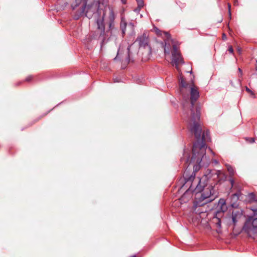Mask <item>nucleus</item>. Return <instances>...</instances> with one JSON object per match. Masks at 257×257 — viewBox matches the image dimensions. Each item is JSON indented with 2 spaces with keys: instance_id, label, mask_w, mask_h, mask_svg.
<instances>
[{
  "instance_id": "6e6552de",
  "label": "nucleus",
  "mask_w": 257,
  "mask_h": 257,
  "mask_svg": "<svg viewBox=\"0 0 257 257\" xmlns=\"http://www.w3.org/2000/svg\"><path fill=\"white\" fill-rule=\"evenodd\" d=\"M243 201L250 203L253 202L255 204V207L252 206L250 209L253 212L254 214H257V200H255L254 194L252 193H248L247 195H243Z\"/></svg>"
},
{
  "instance_id": "7ed1b4c3",
  "label": "nucleus",
  "mask_w": 257,
  "mask_h": 257,
  "mask_svg": "<svg viewBox=\"0 0 257 257\" xmlns=\"http://www.w3.org/2000/svg\"><path fill=\"white\" fill-rule=\"evenodd\" d=\"M99 7V4L94 2L90 5H86L83 8H85L84 13L86 17L89 19L92 18L96 11V14L99 16L96 21L97 31L99 33L100 36H103L105 33V19L106 24H108L109 29H112L114 27L115 15L113 9L111 7H105L104 10Z\"/></svg>"
},
{
  "instance_id": "7c9ffc66",
  "label": "nucleus",
  "mask_w": 257,
  "mask_h": 257,
  "mask_svg": "<svg viewBox=\"0 0 257 257\" xmlns=\"http://www.w3.org/2000/svg\"><path fill=\"white\" fill-rule=\"evenodd\" d=\"M113 39V36H111L110 37V40H112Z\"/></svg>"
},
{
  "instance_id": "1a4fd4ad",
  "label": "nucleus",
  "mask_w": 257,
  "mask_h": 257,
  "mask_svg": "<svg viewBox=\"0 0 257 257\" xmlns=\"http://www.w3.org/2000/svg\"><path fill=\"white\" fill-rule=\"evenodd\" d=\"M131 46H128L127 48V55H126L124 58L123 57H121L120 54L119 53V50L118 51L117 54L115 58L114 59V61H116L117 60H120L124 65H127L131 61V52L130 51Z\"/></svg>"
},
{
  "instance_id": "412c9836",
  "label": "nucleus",
  "mask_w": 257,
  "mask_h": 257,
  "mask_svg": "<svg viewBox=\"0 0 257 257\" xmlns=\"http://www.w3.org/2000/svg\"><path fill=\"white\" fill-rule=\"evenodd\" d=\"M236 49H237V52L238 53V54L240 55L242 52V49L240 47L237 46Z\"/></svg>"
},
{
  "instance_id": "f8f14e48",
  "label": "nucleus",
  "mask_w": 257,
  "mask_h": 257,
  "mask_svg": "<svg viewBox=\"0 0 257 257\" xmlns=\"http://www.w3.org/2000/svg\"><path fill=\"white\" fill-rule=\"evenodd\" d=\"M243 212L240 209H235L232 211V220L234 224L235 225L242 217Z\"/></svg>"
},
{
  "instance_id": "cd10ccee",
  "label": "nucleus",
  "mask_w": 257,
  "mask_h": 257,
  "mask_svg": "<svg viewBox=\"0 0 257 257\" xmlns=\"http://www.w3.org/2000/svg\"><path fill=\"white\" fill-rule=\"evenodd\" d=\"M230 184L231 185V186L233 187V180L232 179L230 180Z\"/></svg>"
},
{
  "instance_id": "5701e85b",
  "label": "nucleus",
  "mask_w": 257,
  "mask_h": 257,
  "mask_svg": "<svg viewBox=\"0 0 257 257\" xmlns=\"http://www.w3.org/2000/svg\"><path fill=\"white\" fill-rule=\"evenodd\" d=\"M42 118V117H39L38 118H37L35 120H34V121H33V123H32L31 125H33L34 124V123H36L37 121H38L40 119H41Z\"/></svg>"
},
{
  "instance_id": "393cba45",
  "label": "nucleus",
  "mask_w": 257,
  "mask_h": 257,
  "mask_svg": "<svg viewBox=\"0 0 257 257\" xmlns=\"http://www.w3.org/2000/svg\"><path fill=\"white\" fill-rule=\"evenodd\" d=\"M222 38L223 40H226L227 39V37L225 34H222Z\"/></svg>"
},
{
  "instance_id": "39448f33",
  "label": "nucleus",
  "mask_w": 257,
  "mask_h": 257,
  "mask_svg": "<svg viewBox=\"0 0 257 257\" xmlns=\"http://www.w3.org/2000/svg\"><path fill=\"white\" fill-rule=\"evenodd\" d=\"M243 229L250 237L255 238L257 236V217H249L244 223Z\"/></svg>"
},
{
  "instance_id": "c85d7f7f",
  "label": "nucleus",
  "mask_w": 257,
  "mask_h": 257,
  "mask_svg": "<svg viewBox=\"0 0 257 257\" xmlns=\"http://www.w3.org/2000/svg\"><path fill=\"white\" fill-rule=\"evenodd\" d=\"M121 2L123 4H125L126 2V1L127 0H121Z\"/></svg>"
},
{
  "instance_id": "ddd939ff",
  "label": "nucleus",
  "mask_w": 257,
  "mask_h": 257,
  "mask_svg": "<svg viewBox=\"0 0 257 257\" xmlns=\"http://www.w3.org/2000/svg\"><path fill=\"white\" fill-rule=\"evenodd\" d=\"M219 204L221 205L220 211H217V213L220 212V216H221L222 213L226 211L227 207L223 200H220Z\"/></svg>"
},
{
  "instance_id": "4be33fe9",
  "label": "nucleus",
  "mask_w": 257,
  "mask_h": 257,
  "mask_svg": "<svg viewBox=\"0 0 257 257\" xmlns=\"http://www.w3.org/2000/svg\"><path fill=\"white\" fill-rule=\"evenodd\" d=\"M228 50L229 52V53H232V54L233 53V49L231 46L229 47Z\"/></svg>"
},
{
  "instance_id": "f257e3e1",
  "label": "nucleus",
  "mask_w": 257,
  "mask_h": 257,
  "mask_svg": "<svg viewBox=\"0 0 257 257\" xmlns=\"http://www.w3.org/2000/svg\"><path fill=\"white\" fill-rule=\"evenodd\" d=\"M181 85L182 93H183L184 89L188 87L190 91V99L187 95L183 108L184 111L189 109L190 116L188 120V128L196 139L192 147L191 158H190L188 152H185L184 157L181 158V161L188 165L193 164L195 171H197L200 168V163L206 153L205 143L210 141L209 132L206 130L202 132L200 123V108L195 104L199 96L198 91L193 85L188 86L183 80Z\"/></svg>"
},
{
  "instance_id": "f3484780",
  "label": "nucleus",
  "mask_w": 257,
  "mask_h": 257,
  "mask_svg": "<svg viewBox=\"0 0 257 257\" xmlns=\"http://www.w3.org/2000/svg\"><path fill=\"white\" fill-rule=\"evenodd\" d=\"M138 4V8L137 10H140L144 7V3L143 0H137Z\"/></svg>"
},
{
  "instance_id": "6ab92c4d",
  "label": "nucleus",
  "mask_w": 257,
  "mask_h": 257,
  "mask_svg": "<svg viewBox=\"0 0 257 257\" xmlns=\"http://www.w3.org/2000/svg\"><path fill=\"white\" fill-rule=\"evenodd\" d=\"M227 7H228L229 17L230 19H231V5H230V4H229V3L227 4Z\"/></svg>"
},
{
  "instance_id": "b1692460",
  "label": "nucleus",
  "mask_w": 257,
  "mask_h": 257,
  "mask_svg": "<svg viewBox=\"0 0 257 257\" xmlns=\"http://www.w3.org/2000/svg\"><path fill=\"white\" fill-rule=\"evenodd\" d=\"M233 5L235 6H238V0H233Z\"/></svg>"
},
{
  "instance_id": "bb28decb",
  "label": "nucleus",
  "mask_w": 257,
  "mask_h": 257,
  "mask_svg": "<svg viewBox=\"0 0 257 257\" xmlns=\"http://www.w3.org/2000/svg\"><path fill=\"white\" fill-rule=\"evenodd\" d=\"M238 70L240 74V76H241L242 75V72L241 69L240 68H238Z\"/></svg>"
},
{
  "instance_id": "a878e982",
  "label": "nucleus",
  "mask_w": 257,
  "mask_h": 257,
  "mask_svg": "<svg viewBox=\"0 0 257 257\" xmlns=\"http://www.w3.org/2000/svg\"><path fill=\"white\" fill-rule=\"evenodd\" d=\"M32 79V76H28L26 79V80L27 81H30Z\"/></svg>"
},
{
  "instance_id": "f03ea898",
  "label": "nucleus",
  "mask_w": 257,
  "mask_h": 257,
  "mask_svg": "<svg viewBox=\"0 0 257 257\" xmlns=\"http://www.w3.org/2000/svg\"><path fill=\"white\" fill-rule=\"evenodd\" d=\"M195 173L193 172L190 175L186 171L183 175L185 185L189 186L186 192H192L197 194L202 192L200 197H195L194 204L196 205L202 206L213 201L215 196H214V186L217 182L226 180V176L221 171L207 170L206 174L201 178H195Z\"/></svg>"
},
{
  "instance_id": "aec40b11",
  "label": "nucleus",
  "mask_w": 257,
  "mask_h": 257,
  "mask_svg": "<svg viewBox=\"0 0 257 257\" xmlns=\"http://www.w3.org/2000/svg\"><path fill=\"white\" fill-rule=\"evenodd\" d=\"M245 90H246V91L248 93H250L251 95H254V94L253 93V92H252L251 90H250V89H249L247 87H246V86L245 87Z\"/></svg>"
},
{
  "instance_id": "4468645a",
  "label": "nucleus",
  "mask_w": 257,
  "mask_h": 257,
  "mask_svg": "<svg viewBox=\"0 0 257 257\" xmlns=\"http://www.w3.org/2000/svg\"><path fill=\"white\" fill-rule=\"evenodd\" d=\"M126 27V22L123 19H121L120 24V29L122 32V36L125 34V29Z\"/></svg>"
},
{
  "instance_id": "9d476101",
  "label": "nucleus",
  "mask_w": 257,
  "mask_h": 257,
  "mask_svg": "<svg viewBox=\"0 0 257 257\" xmlns=\"http://www.w3.org/2000/svg\"><path fill=\"white\" fill-rule=\"evenodd\" d=\"M238 200L243 201L244 200L243 194L240 191H238L232 195L231 199V205L232 207L236 208L238 206V204L236 203Z\"/></svg>"
},
{
  "instance_id": "2eb2a0df",
  "label": "nucleus",
  "mask_w": 257,
  "mask_h": 257,
  "mask_svg": "<svg viewBox=\"0 0 257 257\" xmlns=\"http://www.w3.org/2000/svg\"><path fill=\"white\" fill-rule=\"evenodd\" d=\"M220 212H218V213H216V217L214 218V220H215V224L216 225V226L220 228L221 227V220L220 219Z\"/></svg>"
},
{
  "instance_id": "423d86ee",
  "label": "nucleus",
  "mask_w": 257,
  "mask_h": 257,
  "mask_svg": "<svg viewBox=\"0 0 257 257\" xmlns=\"http://www.w3.org/2000/svg\"><path fill=\"white\" fill-rule=\"evenodd\" d=\"M155 31L158 36H161L165 41L164 53L165 54H169L170 41L171 42L170 35L166 32H162L157 28H155Z\"/></svg>"
},
{
  "instance_id": "20e7f679",
  "label": "nucleus",
  "mask_w": 257,
  "mask_h": 257,
  "mask_svg": "<svg viewBox=\"0 0 257 257\" xmlns=\"http://www.w3.org/2000/svg\"><path fill=\"white\" fill-rule=\"evenodd\" d=\"M171 44L172 45V62L171 63L173 65H175L176 68L178 71L179 73H180V76L179 77V87H180V92L181 94L182 95V97L183 98L186 99L187 96L185 95V93L187 91H188L190 93V91L189 90L188 87L187 88H185L184 90V93H182L181 91V82L182 80H183L188 86H191L193 85L195 89H196L197 90V88L194 85L193 83H188L185 82L184 80L183 76L182 75L181 73L180 72V70L179 68V65L181 64H182L183 63V59L181 56L180 53L178 51V49L177 47V46L175 44L174 41L173 40H171Z\"/></svg>"
},
{
  "instance_id": "c756f323",
  "label": "nucleus",
  "mask_w": 257,
  "mask_h": 257,
  "mask_svg": "<svg viewBox=\"0 0 257 257\" xmlns=\"http://www.w3.org/2000/svg\"><path fill=\"white\" fill-rule=\"evenodd\" d=\"M255 69V70L257 71V60L256 61Z\"/></svg>"
},
{
  "instance_id": "0eeeda50",
  "label": "nucleus",
  "mask_w": 257,
  "mask_h": 257,
  "mask_svg": "<svg viewBox=\"0 0 257 257\" xmlns=\"http://www.w3.org/2000/svg\"><path fill=\"white\" fill-rule=\"evenodd\" d=\"M139 42L140 47H144L146 49V53L148 55H150L152 53V49L149 45V38L146 33H144L142 36H139L136 40Z\"/></svg>"
},
{
  "instance_id": "a211bd4d",
  "label": "nucleus",
  "mask_w": 257,
  "mask_h": 257,
  "mask_svg": "<svg viewBox=\"0 0 257 257\" xmlns=\"http://www.w3.org/2000/svg\"><path fill=\"white\" fill-rule=\"evenodd\" d=\"M244 139L247 143H250V144H252V143H254V142H255V139L253 138L246 137L244 138Z\"/></svg>"
},
{
  "instance_id": "9b49d317",
  "label": "nucleus",
  "mask_w": 257,
  "mask_h": 257,
  "mask_svg": "<svg viewBox=\"0 0 257 257\" xmlns=\"http://www.w3.org/2000/svg\"><path fill=\"white\" fill-rule=\"evenodd\" d=\"M87 1L88 0H75V5H72L73 9L75 10L80 4L82 3V9L80 11L78 12V16H75V19H78L80 16H82V15L84 14L85 8H83V7L86 6Z\"/></svg>"
},
{
  "instance_id": "dca6fc26",
  "label": "nucleus",
  "mask_w": 257,
  "mask_h": 257,
  "mask_svg": "<svg viewBox=\"0 0 257 257\" xmlns=\"http://www.w3.org/2000/svg\"><path fill=\"white\" fill-rule=\"evenodd\" d=\"M226 169L229 173V175L230 176H233L234 174V171L233 168L229 165H226Z\"/></svg>"
}]
</instances>
